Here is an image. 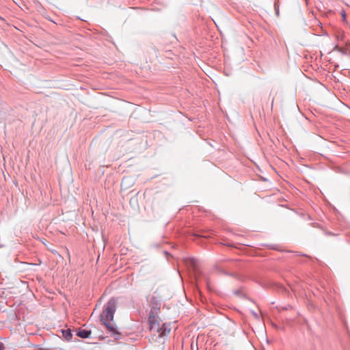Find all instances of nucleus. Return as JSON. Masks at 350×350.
I'll use <instances>...</instances> for the list:
<instances>
[{
    "mask_svg": "<svg viewBox=\"0 0 350 350\" xmlns=\"http://www.w3.org/2000/svg\"><path fill=\"white\" fill-rule=\"evenodd\" d=\"M148 322L150 330L158 333L159 337L165 336L170 332V323H163L161 324V320L159 318L148 320Z\"/></svg>",
    "mask_w": 350,
    "mask_h": 350,
    "instance_id": "obj_1",
    "label": "nucleus"
},
{
    "mask_svg": "<svg viewBox=\"0 0 350 350\" xmlns=\"http://www.w3.org/2000/svg\"><path fill=\"white\" fill-rule=\"evenodd\" d=\"M117 300L114 297L111 298L104 305L103 312L100 315V321H113L116 310Z\"/></svg>",
    "mask_w": 350,
    "mask_h": 350,
    "instance_id": "obj_2",
    "label": "nucleus"
},
{
    "mask_svg": "<svg viewBox=\"0 0 350 350\" xmlns=\"http://www.w3.org/2000/svg\"><path fill=\"white\" fill-rule=\"evenodd\" d=\"M101 322L105 327L110 336L113 337L115 339H119L120 338L121 334L118 331L117 326L113 321H105Z\"/></svg>",
    "mask_w": 350,
    "mask_h": 350,
    "instance_id": "obj_3",
    "label": "nucleus"
},
{
    "mask_svg": "<svg viewBox=\"0 0 350 350\" xmlns=\"http://www.w3.org/2000/svg\"><path fill=\"white\" fill-rule=\"evenodd\" d=\"M161 308V304L160 303H156L152 307H151L149 314H148V319H154L155 318H159L158 316V313Z\"/></svg>",
    "mask_w": 350,
    "mask_h": 350,
    "instance_id": "obj_4",
    "label": "nucleus"
},
{
    "mask_svg": "<svg viewBox=\"0 0 350 350\" xmlns=\"http://www.w3.org/2000/svg\"><path fill=\"white\" fill-rule=\"evenodd\" d=\"M91 334L90 330L79 329L77 332V336L81 338H89Z\"/></svg>",
    "mask_w": 350,
    "mask_h": 350,
    "instance_id": "obj_5",
    "label": "nucleus"
},
{
    "mask_svg": "<svg viewBox=\"0 0 350 350\" xmlns=\"http://www.w3.org/2000/svg\"><path fill=\"white\" fill-rule=\"evenodd\" d=\"M62 334H63L64 338L68 341H70L72 338V334L71 333L70 329L62 330Z\"/></svg>",
    "mask_w": 350,
    "mask_h": 350,
    "instance_id": "obj_6",
    "label": "nucleus"
},
{
    "mask_svg": "<svg viewBox=\"0 0 350 350\" xmlns=\"http://www.w3.org/2000/svg\"><path fill=\"white\" fill-rule=\"evenodd\" d=\"M3 349H4L3 344L0 342V350H3Z\"/></svg>",
    "mask_w": 350,
    "mask_h": 350,
    "instance_id": "obj_7",
    "label": "nucleus"
},
{
    "mask_svg": "<svg viewBox=\"0 0 350 350\" xmlns=\"http://www.w3.org/2000/svg\"><path fill=\"white\" fill-rule=\"evenodd\" d=\"M253 314H254L256 317H258V314H257V313H256V312H253Z\"/></svg>",
    "mask_w": 350,
    "mask_h": 350,
    "instance_id": "obj_8",
    "label": "nucleus"
}]
</instances>
